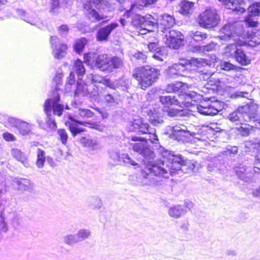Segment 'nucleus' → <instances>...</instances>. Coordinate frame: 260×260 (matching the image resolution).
I'll return each mask as SVG.
<instances>
[{
    "mask_svg": "<svg viewBox=\"0 0 260 260\" xmlns=\"http://www.w3.org/2000/svg\"><path fill=\"white\" fill-rule=\"evenodd\" d=\"M47 124L50 128L52 129H55L57 127L56 122L54 119H49L48 120Z\"/></svg>",
    "mask_w": 260,
    "mask_h": 260,
    "instance_id": "60",
    "label": "nucleus"
},
{
    "mask_svg": "<svg viewBox=\"0 0 260 260\" xmlns=\"http://www.w3.org/2000/svg\"><path fill=\"white\" fill-rule=\"evenodd\" d=\"M251 16L250 15L249 16H247L245 19L244 22L246 23V25L247 27H256L258 24L257 21H253L252 18H251Z\"/></svg>",
    "mask_w": 260,
    "mask_h": 260,
    "instance_id": "49",
    "label": "nucleus"
},
{
    "mask_svg": "<svg viewBox=\"0 0 260 260\" xmlns=\"http://www.w3.org/2000/svg\"><path fill=\"white\" fill-rule=\"evenodd\" d=\"M104 99L106 103L108 104L113 103L116 101L115 96L114 94H107L105 95Z\"/></svg>",
    "mask_w": 260,
    "mask_h": 260,
    "instance_id": "55",
    "label": "nucleus"
},
{
    "mask_svg": "<svg viewBox=\"0 0 260 260\" xmlns=\"http://www.w3.org/2000/svg\"><path fill=\"white\" fill-rule=\"evenodd\" d=\"M11 153L13 156L17 160L24 163L25 157L24 154L20 150L17 148H12L11 150Z\"/></svg>",
    "mask_w": 260,
    "mask_h": 260,
    "instance_id": "36",
    "label": "nucleus"
},
{
    "mask_svg": "<svg viewBox=\"0 0 260 260\" xmlns=\"http://www.w3.org/2000/svg\"><path fill=\"white\" fill-rule=\"evenodd\" d=\"M201 75L205 76L208 79L207 84L211 87L213 90L217 91H221L226 86L224 76L218 73V75H214V72L211 70L202 69L199 71Z\"/></svg>",
    "mask_w": 260,
    "mask_h": 260,
    "instance_id": "6",
    "label": "nucleus"
},
{
    "mask_svg": "<svg viewBox=\"0 0 260 260\" xmlns=\"http://www.w3.org/2000/svg\"><path fill=\"white\" fill-rule=\"evenodd\" d=\"M164 162L168 165L170 174L173 175L181 169L182 166H186L187 169L196 172L201 168V165L193 159H184L181 154L174 155L167 150L162 151Z\"/></svg>",
    "mask_w": 260,
    "mask_h": 260,
    "instance_id": "2",
    "label": "nucleus"
},
{
    "mask_svg": "<svg viewBox=\"0 0 260 260\" xmlns=\"http://www.w3.org/2000/svg\"><path fill=\"white\" fill-rule=\"evenodd\" d=\"M237 45L238 44L235 43L228 45L224 49L225 53L230 56L233 55V57L234 58L237 50L239 48L237 47Z\"/></svg>",
    "mask_w": 260,
    "mask_h": 260,
    "instance_id": "35",
    "label": "nucleus"
},
{
    "mask_svg": "<svg viewBox=\"0 0 260 260\" xmlns=\"http://www.w3.org/2000/svg\"><path fill=\"white\" fill-rule=\"evenodd\" d=\"M90 235L89 231L86 229H81L78 231L77 236L79 240H83L87 239Z\"/></svg>",
    "mask_w": 260,
    "mask_h": 260,
    "instance_id": "45",
    "label": "nucleus"
},
{
    "mask_svg": "<svg viewBox=\"0 0 260 260\" xmlns=\"http://www.w3.org/2000/svg\"><path fill=\"white\" fill-rule=\"evenodd\" d=\"M64 239L65 243L69 245L73 244L77 242L75 237L73 235H68L64 237Z\"/></svg>",
    "mask_w": 260,
    "mask_h": 260,
    "instance_id": "53",
    "label": "nucleus"
},
{
    "mask_svg": "<svg viewBox=\"0 0 260 260\" xmlns=\"http://www.w3.org/2000/svg\"><path fill=\"white\" fill-rule=\"evenodd\" d=\"M235 60L241 66H248L253 59L252 54L244 49L239 48L236 51Z\"/></svg>",
    "mask_w": 260,
    "mask_h": 260,
    "instance_id": "17",
    "label": "nucleus"
},
{
    "mask_svg": "<svg viewBox=\"0 0 260 260\" xmlns=\"http://www.w3.org/2000/svg\"><path fill=\"white\" fill-rule=\"evenodd\" d=\"M167 56V53L165 52L164 48L161 47L158 50L154 52V54L152 55V57L157 60L162 61L166 58Z\"/></svg>",
    "mask_w": 260,
    "mask_h": 260,
    "instance_id": "39",
    "label": "nucleus"
},
{
    "mask_svg": "<svg viewBox=\"0 0 260 260\" xmlns=\"http://www.w3.org/2000/svg\"><path fill=\"white\" fill-rule=\"evenodd\" d=\"M198 111L204 115H214L217 114L218 110L212 105L205 106L200 104L197 106Z\"/></svg>",
    "mask_w": 260,
    "mask_h": 260,
    "instance_id": "23",
    "label": "nucleus"
},
{
    "mask_svg": "<svg viewBox=\"0 0 260 260\" xmlns=\"http://www.w3.org/2000/svg\"><path fill=\"white\" fill-rule=\"evenodd\" d=\"M220 68L224 71H230L235 69L236 66L230 61H224L220 63Z\"/></svg>",
    "mask_w": 260,
    "mask_h": 260,
    "instance_id": "46",
    "label": "nucleus"
},
{
    "mask_svg": "<svg viewBox=\"0 0 260 260\" xmlns=\"http://www.w3.org/2000/svg\"><path fill=\"white\" fill-rule=\"evenodd\" d=\"M7 121L11 126L16 127L22 136H27L31 132V125L23 120L14 117H8Z\"/></svg>",
    "mask_w": 260,
    "mask_h": 260,
    "instance_id": "13",
    "label": "nucleus"
},
{
    "mask_svg": "<svg viewBox=\"0 0 260 260\" xmlns=\"http://www.w3.org/2000/svg\"><path fill=\"white\" fill-rule=\"evenodd\" d=\"M3 138L7 142H14L16 140V137L12 133L5 132L2 134Z\"/></svg>",
    "mask_w": 260,
    "mask_h": 260,
    "instance_id": "47",
    "label": "nucleus"
},
{
    "mask_svg": "<svg viewBox=\"0 0 260 260\" xmlns=\"http://www.w3.org/2000/svg\"><path fill=\"white\" fill-rule=\"evenodd\" d=\"M160 75V70L149 65H144L134 69L132 77L137 82L138 86L146 90L156 82Z\"/></svg>",
    "mask_w": 260,
    "mask_h": 260,
    "instance_id": "1",
    "label": "nucleus"
},
{
    "mask_svg": "<svg viewBox=\"0 0 260 260\" xmlns=\"http://www.w3.org/2000/svg\"><path fill=\"white\" fill-rule=\"evenodd\" d=\"M190 86L181 81H176L174 83L168 84L166 87V91L168 93L178 92L179 94L191 96L188 92Z\"/></svg>",
    "mask_w": 260,
    "mask_h": 260,
    "instance_id": "14",
    "label": "nucleus"
},
{
    "mask_svg": "<svg viewBox=\"0 0 260 260\" xmlns=\"http://www.w3.org/2000/svg\"><path fill=\"white\" fill-rule=\"evenodd\" d=\"M184 39V36L180 31L171 29L166 36V44L169 48L177 49L183 45Z\"/></svg>",
    "mask_w": 260,
    "mask_h": 260,
    "instance_id": "10",
    "label": "nucleus"
},
{
    "mask_svg": "<svg viewBox=\"0 0 260 260\" xmlns=\"http://www.w3.org/2000/svg\"><path fill=\"white\" fill-rule=\"evenodd\" d=\"M59 140L63 145H66L69 138L67 131L64 128H59L57 131Z\"/></svg>",
    "mask_w": 260,
    "mask_h": 260,
    "instance_id": "37",
    "label": "nucleus"
},
{
    "mask_svg": "<svg viewBox=\"0 0 260 260\" xmlns=\"http://www.w3.org/2000/svg\"><path fill=\"white\" fill-rule=\"evenodd\" d=\"M94 115V113L89 109L82 108L78 110V117L83 119L92 117Z\"/></svg>",
    "mask_w": 260,
    "mask_h": 260,
    "instance_id": "38",
    "label": "nucleus"
},
{
    "mask_svg": "<svg viewBox=\"0 0 260 260\" xmlns=\"http://www.w3.org/2000/svg\"><path fill=\"white\" fill-rule=\"evenodd\" d=\"M161 47L159 46L158 42H150L148 44V48L149 51L152 52L157 51Z\"/></svg>",
    "mask_w": 260,
    "mask_h": 260,
    "instance_id": "50",
    "label": "nucleus"
},
{
    "mask_svg": "<svg viewBox=\"0 0 260 260\" xmlns=\"http://www.w3.org/2000/svg\"><path fill=\"white\" fill-rule=\"evenodd\" d=\"M88 40L85 37H82L77 39L73 45L74 51L77 54H80L85 46L88 43Z\"/></svg>",
    "mask_w": 260,
    "mask_h": 260,
    "instance_id": "26",
    "label": "nucleus"
},
{
    "mask_svg": "<svg viewBox=\"0 0 260 260\" xmlns=\"http://www.w3.org/2000/svg\"><path fill=\"white\" fill-rule=\"evenodd\" d=\"M249 15L250 16H257L260 13V3H255L248 8Z\"/></svg>",
    "mask_w": 260,
    "mask_h": 260,
    "instance_id": "34",
    "label": "nucleus"
},
{
    "mask_svg": "<svg viewBox=\"0 0 260 260\" xmlns=\"http://www.w3.org/2000/svg\"><path fill=\"white\" fill-rule=\"evenodd\" d=\"M74 69L78 76H83L86 72L83 62L80 59H77L74 61Z\"/></svg>",
    "mask_w": 260,
    "mask_h": 260,
    "instance_id": "28",
    "label": "nucleus"
},
{
    "mask_svg": "<svg viewBox=\"0 0 260 260\" xmlns=\"http://www.w3.org/2000/svg\"><path fill=\"white\" fill-rule=\"evenodd\" d=\"M237 175L239 178L243 180H247L252 178V176L249 175V172L247 171L246 169L244 168H241L236 171Z\"/></svg>",
    "mask_w": 260,
    "mask_h": 260,
    "instance_id": "41",
    "label": "nucleus"
},
{
    "mask_svg": "<svg viewBox=\"0 0 260 260\" xmlns=\"http://www.w3.org/2000/svg\"><path fill=\"white\" fill-rule=\"evenodd\" d=\"M78 142L82 146L85 147H91L94 144L93 141L89 134H85L84 136L80 137L79 138Z\"/></svg>",
    "mask_w": 260,
    "mask_h": 260,
    "instance_id": "31",
    "label": "nucleus"
},
{
    "mask_svg": "<svg viewBox=\"0 0 260 260\" xmlns=\"http://www.w3.org/2000/svg\"><path fill=\"white\" fill-rule=\"evenodd\" d=\"M162 153V152H161ZM162 155V154H161ZM162 157V156H161ZM162 164H166L167 169L160 166L159 164L152 161L148 162L145 165V169L148 170L150 174L158 177H168V173H170L168 169V165L166 162H164V158L162 157Z\"/></svg>",
    "mask_w": 260,
    "mask_h": 260,
    "instance_id": "11",
    "label": "nucleus"
},
{
    "mask_svg": "<svg viewBox=\"0 0 260 260\" xmlns=\"http://www.w3.org/2000/svg\"><path fill=\"white\" fill-rule=\"evenodd\" d=\"M132 125L134 128L138 130V132L141 134L150 133V130L152 129L147 123L144 122L141 118L135 119Z\"/></svg>",
    "mask_w": 260,
    "mask_h": 260,
    "instance_id": "21",
    "label": "nucleus"
},
{
    "mask_svg": "<svg viewBox=\"0 0 260 260\" xmlns=\"http://www.w3.org/2000/svg\"><path fill=\"white\" fill-rule=\"evenodd\" d=\"M253 152L255 153V159L257 164H260V142L251 144Z\"/></svg>",
    "mask_w": 260,
    "mask_h": 260,
    "instance_id": "42",
    "label": "nucleus"
},
{
    "mask_svg": "<svg viewBox=\"0 0 260 260\" xmlns=\"http://www.w3.org/2000/svg\"><path fill=\"white\" fill-rule=\"evenodd\" d=\"M84 85L80 83H77L76 89L75 90V94L78 95L83 91Z\"/></svg>",
    "mask_w": 260,
    "mask_h": 260,
    "instance_id": "58",
    "label": "nucleus"
},
{
    "mask_svg": "<svg viewBox=\"0 0 260 260\" xmlns=\"http://www.w3.org/2000/svg\"><path fill=\"white\" fill-rule=\"evenodd\" d=\"M102 83L105 86L108 87L111 89H114V88H115L114 83L109 79H107V78L103 79Z\"/></svg>",
    "mask_w": 260,
    "mask_h": 260,
    "instance_id": "54",
    "label": "nucleus"
},
{
    "mask_svg": "<svg viewBox=\"0 0 260 260\" xmlns=\"http://www.w3.org/2000/svg\"><path fill=\"white\" fill-rule=\"evenodd\" d=\"M140 153L147 159L153 158L154 157V153L153 151L151 150L146 146L144 147Z\"/></svg>",
    "mask_w": 260,
    "mask_h": 260,
    "instance_id": "44",
    "label": "nucleus"
},
{
    "mask_svg": "<svg viewBox=\"0 0 260 260\" xmlns=\"http://www.w3.org/2000/svg\"><path fill=\"white\" fill-rule=\"evenodd\" d=\"M135 57L138 59L142 60L144 62L145 61L147 58L146 55L144 53L140 51L137 52L135 54Z\"/></svg>",
    "mask_w": 260,
    "mask_h": 260,
    "instance_id": "56",
    "label": "nucleus"
},
{
    "mask_svg": "<svg viewBox=\"0 0 260 260\" xmlns=\"http://www.w3.org/2000/svg\"><path fill=\"white\" fill-rule=\"evenodd\" d=\"M59 100V95L57 94L54 98L47 99L45 101L43 105L44 111L49 116H50L51 110H52L54 115H57L58 116L62 115L64 106L58 103Z\"/></svg>",
    "mask_w": 260,
    "mask_h": 260,
    "instance_id": "8",
    "label": "nucleus"
},
{
    "mask_svg": "<svg viewBox=\"0 0 260 260\" xmlns=\"http://www.w3.org/2000/svg\"><path fill=\"white\" fill-rule=\"evenodd\" d=\"M58 30L60 32H68L69 30V27L67 24H62L59 26Z\"/></svg>",
    "mask_w": 260,
    "mask_h": 260,
    "instance_id": "61",
    "label": "nucleus"
},
{
    "mask_svg": "<svg viewBox=\"0 0 260 260\" xmlns=\"http://www.w3.org/2000/svg\"><path fill=\"white\" fill-rule=\"evenodd\" d=\"M131 140L135 142H140L138 143H130L129 145L132 146V148L134 151L140 153L145 146V144L142 143V142H146V139L145 138L134 136L131 137Z\"/></svg>",
    "mask_w": 260,
    "mask_h": 260,
    "instance_id": "25",
    "label": "nucleus"
},
{
    "mask_svg": "<svg viewBox=\"0 0 260 260\" xmlns=\"http://www.w3.org/2000/svg\"><path fill=\"white\" fill-rule=\"evenodd\" d=\"M118 26V23L112 22L106 25L104 27L100 28L96 32V40L98 41H103L107 40L111 32L113 30V29Z\"/></svg>",
    "mask_w": 260,
    "mask_h": 260,
    "instance_id": "19",
    "label": "nucleus"
},
{
    "mask_svg": "<svg viewBox=\"0 0 260 260\" xmlns=\"http://www.w3.org/2000/svg\"><path fill=\"white\" fill-rule=\"evenodd\" d=\"M63 76L62 72H56L54 77V80L56 82L59 83Z\"/></svg>",
    "mask_w": 260,
    "mask_h": 260,
    "instance_id": "62",
    "label": "nucleus"
},
{
    "mask_svg": "<svg viewBox=\"0 0 260 260\" xmlns=\"http://www.w3.org/2000/svg\"><path fill=\"white\" fill-rule=\"evenodd\" d=\"M240 110L243 113L244 115H247L249 119L252 121L258 112V107L256 104L251 102L240 107Z\"/></svg>",
    "mask_w": 260,
    "mask_h": 260,
    "instance_id": "20",
    "label": "nucleus"
},
{
    "mask_svg": "<svg viewBox=\"0 0 260 260\" xmlns=\"http://www.w3.org/2000/svg\"><path fill=\"white\" fill-rule=\"evenodd\" d=\"M217 61V58L215 54H211L206 56L205 58H191L186 63L191 68H196L201 69L205 67L210 68L214 67Z\"/></svg>",
    "mask_w": 260,
    "mask_h": 260,
    "instance_id": "9",
    "label": "nucleus"
},
{
    "mask_svg": "<svg viewBox=\"0 0 260 260\" xmlns=\"http://www.w3.org/2000/svg\"><path fill=\"white\" fill-rule=\"evenodd\" d=\"M16 12L22 20L32 25V18L29 16L28 14L25 10L22 9H16Z\"/></svg>",
    "mask_w": 260,
    "mask_h": 260,
    "instance_id": "33",
    "label": "nucleus"
},
{
    "mask_svg": "<svg viewBox=\"0 0 260 260\" xmlns=\"http://www.w3.org/2000/svg\"><path fill=\"white\" fill-rule=\"evenodd\" d=\"M157 0H139L140 5L146 7L148 5H152L155 3Z\"/></svg>",
    "mask_w": 260,
    "mask_h": 260,
    "instance_id": "57",
    "label": "nucleus"
},
{
    "mask_svg": "<svg viewBox=\"0 0 260 260\" xmlns=\"http://www.w3.org/2000/svg\"><path fill=\"white\" fill-rule=\"evenodd\" d=\"M57 37L51 36L50 42L52 48V54L54 58L60 59L63 58L67 52L68 47L66 43L56 44L54 41L57 39Z\"/></svg>",
    "mask_w": 260,
    "mask_h": 260,
    "instance_id": "16",
    "label": "nucleus"
},
{
    "mask_svg": "<svg viewBox=\"0 0 260 260\" xmlns=\"http://www.w3.org/2000/svg\"><path fill=\"white\" fill-rule=\"evenodd\" d=\"M110 4L106 0H87L83 4L85 16L91 22L100 21L106 18L103 13L105 9L109 8Z\"/></svg>",
    "mask_w": 260,
    "mask_h": 260,
    "instance_id": "3",
    "label": "nucleus"
},
{
    "mask_svg": "<svg viewBox=\"0 0 260 260\" xmlns=\"http://www.w3.org/2000/svg\"><path fill=\"white\" fill-rule=\"evenodd\" d=\"M45 152L41 149H38L37 152V160L36 165L39 168H42L45 162Z\"/></svg>",
    "mask_w": 260,
    "mask_h": 260,
    "instance_id": "29",
    "label": "nucleus"
},
{
    "mask_svg": "<svg viewBox=\"0 0 260 260\" xmlns=\"http://www.w3.org/2000/svg\"><path fill=\"white\" fill-rule=\"evenodd\" d=\"M220 18L216 12L210 8L201 12L197 18V22L204 28H212L217 26Z\"/></svg>",
    "mask_w": 260,
    "mask_h": 260,
    "instance_id": "5",
    "label": "nucleus"
},
{
    "mask_svg": "<svg viewBox=\"0 0 260 260\" xmlns=\"http://www.w3.org/2000/svg\"><path fill=\"white\" fill-rule=\"evenodd\" d=\"M159 102L166 107H169L172 105L181 106L180 103L175 96H160Z\"/></svg>",
    "mask_w": 260,
    "mask_h": 260,
    "instance_id": "24",
    "label": "nucleus"
},
{
    "mask_svg": "<svg viewBox=\"0 0 260 260\" xmlns=\"http://www.w3.org/2000/svg\"><path fill=\"white\" fill-rule=\"evenodd\" d=\"M181 111V110H177L174 108L169 109L166 111L167 115L170 117L176 116L179 115Z\"/></svg>",
    "mask_w": 260,
    "mask_h": 260,
    "instance_id": "51",
    "label": "nucleus"
},
{
    "mask_svg": "<svg viewBox=\"0 0 260 260\" xmlns=\"http://www.w3.org/2000/svg\"><path fill=\"white\" fill-rule=\"evenodd\" d=\"M68 119L70 120V121H66L64 122V125L68 127V129L70 131L72 136L73 137L76 136L78 134L81 133L86 131L85 128L79 127L77 125L78 124L92 128H96V126H98V124L96 123V122H92L91 121H82L76 120L71 115L68 116Z\"/></svg>",
    "mask_w": 260,
    "mask_h": 260,
    "instance_id": "7",
    "label": "nucleus"
},
{
    "mask_svg": "<svg viewBox=\"0 0 260 260\" xmlns=\"http://www.w3.org/2000/svg\"><path fill=\"white\" fill-rule=\"evenodd\" d=\"M243 115L244 114L240 110L239 107L237 110L234 111L230 114L229 119L231 121L236 122L240 121Z\"/></svg>",
    "mask_w": 260,
    "mask_h": 260,
    "instance_id": "40",
    "label": "nucleus"
},
{
    "mask_svg": "<svg viewBox=\"0 0 260 260\" xmlns=\"http://www.w3.org/2000/svg\"><path fill=\"white\" fill-rule=\"evenodd\" d=\"M194 6V2L187 0H182L179 4V12L183 16H187L192 11Z\"/></svg>",
    "mask_w": 260,
    "mask_h": 260,
    "instance_id": "22",
    "label": "nucleus"
},
{
    "mask_svg": "<svg viewBox=\"0 0 260 260\" xmlns=\"http://www.w3.org/2000/svg\"><path fill=\"white\" fill-rule=\"evenodd\" d=\"M96 56L95 52H88L85 53L83 54L84 62L87 66L94 65L95 58H96Z\"/></svg>",
    "mask_w": 260,
    "mask_h": 260,
    "instance_id": "32",
    "label": "nucleus"
},
{
    "mask_svg": "<svg viewBox=\"0 0 260 260\" xmlns=\"http://www.w3.org/2000/svg\"><path fill=\"white\" fill-rule=\"evenodd\" d=\"M147 134L149 135L148 140L151 143H156L157 141H158V140L156 135L155 130L154 128H152V129L150 130V133Z\"/></svg>",
    "mask_w": 260,
    "mask_h": 260,
    "instance_id": "48",
    "label": "nucleus"
},
{
    "mask_svg": "<svg viewBox=\"0 0 260 260\" xmlns=\"http://www.w3.org/2000/svg\"><path fill=\"white\" fill-rule=\"evenodd\" d=\"M124 161L126 163L129 164L134 166H138L139 165L134 160H133L130 156L126 154L125 156L123 157Z\"/></svg>",
    "mask_w": 260,
    "mask_h": 260,
    "instance_id": "52",
    "label": "nucleus"
},
{
    "mask_svg": "<svg viewBox=\"0 0 260 260\" xmlns=\"http://www.w3.org/2000/svg\"><path fill=\"white\" fill-rule=\"evenodd\" d=\"M247 38L249 45L251 46L254 47L260 44V32L259 31H252L247 34Z\"/></svg>",
    "mask_w": 260,
    "mask_h": 260,
    "instance_id": "27",
    "label": "nucleus"
},
{
    "mask_svg": "<svg viewBox=\"0 0 260 260\" xmlns=\"http://www.w3.org/2000/svg\"><path fill=\"white\" fill-rule=\"evenodd\" d=\"M183 212L181 206L175 205L171 207L168 211L169 214L172 217L178 218Z\"/></svg>",
    "mask_w": 260,
    "mask_h": 260,
    "instance_id": "30",
    "label": "nucleus"
},
{
    "mask_svg": "<svg viewBox=\"0 0 260 260\" xmlns=\"http://www.w3.org/2000/svg\"><path fill=\"white\" fill-rule=\"evenodd\" d=\"M75 81L76 80L74 74L72 72L70 73L69 77H68L67 84L71 85L74 84L75 83Z\"/></svg>",
    "mask_w": 260,
    "mask_h": 260,
    "instance_id": "59",
    "label": "nucleus"
},
{
    "mask_svg": "<svg viewBox=\"0 0 260 260\" xmlns=\"http://www.w3.org/2000/svg\"><path fill=\"white\" fill-rule=\"evenodd\" d=\"M178 128L179 127H174L173 131V135L174 136L177 137L178 136V133H179L180 135H181V134L185 133L184 131H183L181 129H180Z\"/></svg>",
    "mask_w": 260,
    "mask_h": 260,
    "instance_id": "63",
    "label": "nucleus"
},
{
    "mask_svg": "<svg viewBox=\"0 0 260 260\" xmlns=\"http://www.w3.org/2000/svg\"><path fill=\"white\" fill-rule=\"evenodd\" d=\"M219 38L221 40H230L240 36L239 28L235 23H228L219 30Z\"/></svg>",
    "mask_w": 260,
    "mask_h": 260,
    "instance_id": "12",
    "label": "nucleus"
},
{
    "mask_svg": "<svg viewBox=\"0 0 260 260\" xmlns=\"http://www.w3.org/2000/svg\"><path fill=\"white\" fill-rule=\"evenodd\" d=\"M227 9L233 12L243 13L246 9L242 5L244 4V0H218Z\"/></svg>",
    "mask_w": 260,
    "mask_h": 260,
    "instance_id": "18",
    "label": "nucleus"
},
{
    "mask_svg": "<svg viewBox=\"0 0 260 260\" xmlns=\"http://www.w3.org/2000/svg\"><path fill=\"white\" fill-rule=\"evenodd\" d=\"M156 23L161 31H164L173 27L176 24V20L173 15L165 13L157 18Z\"/></svg>",
    "mask_w": 260,
    "mask_h": 260,
    "instance_id": "15",
    "label": "nucleus"
},
{
    "mask_svg": "<svg viewBox=\"0 0 260 260\" xmlns=\"http://www.w3.org/2000/svg\"><path fill=\"white\" fill-rule=\"evenodd\" d=\"M252 121L256 122L260 125V112H257V114H256Z\"/></svg>",
    "mask_w": 260,
    "mask_h": 260,
    "instance_id": "64",
    "label": "nucleus"
},
{
    "mask_svg": "<svg viewBox=\"0 0 260 260\" xmlns=\"http://www.w3.org/2000/svg\"><path fill=\"white\" fill-rule=\"evenodd\" d=\"M94 66L103 72L111 73L123 66V61L117 56H110L107 53L97 55Z\"/></svg>",
    "mask_w": 260,
    "mask_h": 260,
    "instance_id": "4",
    "label": "nucleus"
},
{
    "mask_svg": "<svg viewBox=\"0 0 260 260\" xmlns=\"http://www.w3.org/2000/svg\"><path fill=\"white\" fill-rule=\"evenodd\" d=\"M18 188L21 190H26L29 187V181L26 179L20 178L17 180Z\"/></svg>",
    "mask_w": 260,
    "mask_h": 260,
    "instance_id": "43",
    "label": "nucleus"
}]
</instances>
